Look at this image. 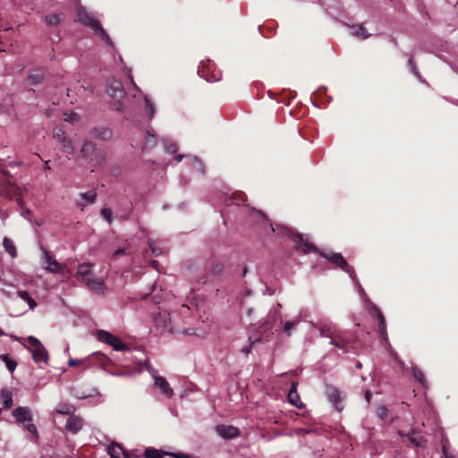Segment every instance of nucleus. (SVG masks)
I'll return each mask as SVG.
<instances>
[{"mask_svg":"<svg viewBox=\"0 0 458 458\" xmlns=\"http://www.w3.org/2000/svg\"><path fill=\"white\" fill-rule=\"evenodd\" d=\"M81 155L88 159L93 165H102L106 160L103 150L97 148V144L91 140H85L81 148Z\"/></svg>","mask_w":458,"mask_h":458,"instance_id":"4","label":"nucleus"},{"mask_svg":"<svg viewBox=\"0 0 458 458\" xmlns=\"http://www.w3.org/2000/svg\"><path fill=\"white\" fill-rule=\"evenodd\" d=\"M148 243L153 255L159 256L162 254V250L160 248L155 247L152 240H148Z\"/></svg>","mask_w":458,"mask_h":458,"instance_id":"51","label":"nucleus"},{"mask_svg":"<svg viewBox=\"0 0 458 458\" xmlns=\"http://www.w3.org/2000/svg\"><path fill=\"white\" fill-rule=\"evenodd\" d=\"M216 433L225 440H231L238 437L240 429L232 425L219 424L215 427Z\"/></svg>","mask_w":458,"mask_h":458,"instance_id":"13","label":"nucleus"},{"mask_svg":"<svg viewBox=\"0 0 458 458\" xmlns=\"http://www.w3.org/2000/svg\"><path fill=\"white\" fill-rule=\"evenodd\" d=\"M154 386L158 388L160 393L165 397L170 398L174 395V390L165 377L155 376Z\"/></svg>","mask_w":458,"mask_h":458,"instance_id":"18","label":"nucleus"},{"mask_svg":"<svg viewBox=\"0 0 458 458\" xmlns=\"http://www.w3.org/2000/svg\"><path fill=\"white\" fill-rule=\"evenodd\" d=\"M100 395V393L97 388H92L91 391L88 394L85 393H79L78 391L75 392L74 396L78 399H86L93 396H98Z\"/></svg>","mask_w":458,"mask_h":458,"instance_id":"39","label":"nucleus"},{"mask_svg":"<svg viewBox=\"0 0 458 458\" xmlns=\"http://www.w3.org/2000/svg\"><path fill=\"white\" fill-rule=\"evenodd\" d=\"M442 452L445 458H455L454 454L447 451V447L445 446V445H442Z\"/></svg>","mask_w":458,"mask_h":458,"instance_id":"52","label":"nucleus"},{"mask_svg":"<svg viewBox=\"0 0 458 458\" xmlns=\"http://www.w3.org/2000/svg\"><path fill=\"white\" fill-rule=\"evenodd\" d=\"M325 394L327 401L334 406V408L342 411L344 410L343 400L344 396L342 393L334 386L327 385Z\"/></svg>","mask_w":458,"mask_h":458,"instance_id":"10","label":"nucleus"},{"mask_svg":"<svg viewBox=\"0 0 458 458\" xmlns=\"http://www.w3.org/2000/svg\"><path fill=\"white\" fill-rule=\"evenodd\" d=\"M0 400L6 409L11 408L13 405V394L6 388H2L0 390Z\"/></svg>","mask_w":458,"mask_h":458,"instance_id":"26","label":"nucleus"},{"mask_svg":"<svg viewBox=\"0 0 458 458\" xmlns=\"http://www.w3.org/2000/svg\"><path fill=\"white\" fill-rule=\"evenodd\" d=\"M77 17L81 24L94 30L96 36L103 40L108 47H114L111 38L100 22L94 17L93 13H89L84 6L80 4L77 6Z\"/></svg>","mask_w":458,"mask_h":458,"instance_id":"1","label":"nucleus"},{"mask_svg":"<svg viewBox=\"0 0 458 458\" xmlns=\"http://www.w3.org/2000/svg\"><path fill=\"white\" fill-rule=\"evenodd\" d=\"M106 92L114 99V108L117 111L124 112L125 107L122 100L125 98L126 93L123 83L120 81L111 79L107 84Z\"/></svg>","mask_w":458,"mask_h":458,"instance_id":"5","label":"nucleus"},{"mask_svg":"<svg viewBox=\"0 0 458 458\" xmlns=\"http://www.w3.org/2000/svg\"><path fill=\"white\" fill-rule=\"evenodd\" d=\"M271 231L282 237L293 238L295 246L301 248L304 253L316 251L317 249L314 244L305 238L302 234H293L291 230L283 225H276L274 226L272 224L269 225Z\"/></svg>","mask_w":458,"mask_h":458,"instance_id":"2","label":"nucleus"},{"mask_svg":"<svg viewBox=\"0 0 458 458\" xmlns=\"http://www.w3.org/2000/svg\"><path fill=\"white\" fill-rule=\"evenodd\" d=\"M125 253V250L124 249H118L114 251V256H118V255H121V254H124Z\"/></svg>","mask_w":458,"mask_h":458,"instance_id":"61","label":"nucleus"},{"mask_svg":"<svg viewBox=\"0 0 458 458\" xmlns=\"http://www.w3.org/2000/svg\"><path fill=\"white\" fill-rule=\"evenodd\" d=\"M157 141L156 136L152 134L150 131H147L145 136V143L142 147L143 150L155 147L157 145Z\"/></svg>","mask_w":458,"mask_h":458,"instance_id":"33","label":"nucleus"},{"mask_svg":"<svg viewBox=\"0 0 458 458\" xmlns=\"http://www.w3.org/2000/svg\"><path fill=\"white\" fill-rule=\"evenodd\" d=\"M90 134L98 140L106 141L112 139L113 131L107 126H95L90 129Z\"/></svg>","mask_w":458,"mask_h":458,"instance_id":"16","label":"nucleus"},{"mask_svg":"<svg viewBox=\"0 0 458 458\" xmlns=\"http://www.w3.org/2000/svg\"><path fill=\"white\" fill-rule=\"evenodd\" d=\"M12 415L18 424L32 420L31 410L26 406H19L12 411Z\"/></svg>","mask_w":458,"mask_h":458,"instance_id":"15","label":"nucleus"},{"mask_svg":"<svg viewBox=\"0 0 458 458\" xmlns=\"http://www.w3.org/2000/svg\"><path fill=\"white\" fill-rule=\"evenodd\" d=\"M14 339L18 342H20L25 348L28 349V346L25 344V341H27V338H22V337H17L15 336Z\"/></svg>","mask_w":458,"mask_h":458,"instance_id":"58","label":"nucleus"},{"mask_svg":"<svg viewBox=\"0 0 458 458\" xmlns=\"http://www.w3.org/2000/svg\"><path fill=\"white\" fill-rule=\"evenodd\" d=\"M297 383L293 382L291 385V388L288 392V401L293 405H294L297 408H301L303 406V403H301L299 394L297 392Z\"/></svg>","mask_w":458,"mask_h":458,"instance_id":"22","label":"nucleus"},{"mask_svg":"<svg viewBox=\"0 0 458 458\" xmlns=\"http://www.w3.org/2000/svg\"><path fill=\"white\" fill-rule=\"evenodd\" d=\"M85 424L84 420L77 415H72L67 419L65 429L72 435L79 433Z\"/></svg>","mask_w":458,"mask_h":458,"instance_id":"14","label":"nucleus"},{"mask_svg":"<svg viewBox=\"0 0 458 458\" xmlns=\"http://www.w3.org/2000/svg\"><path fill=\"white\" fill-rule=\"evenodd\" d=\"M100 214L101 216H103V218L108 223V224H111L112 223V211L110 208H104L101 209L100 211Z\"/></svg>","mask_w":458,"mask_h":458,"instance_id":"46","label":"nucleus"},{"mask_svg":"<svg viewBox=\"0 0 458 458\" xmlns=\"http://www.w3.org/2000/svg\"><path fill=\"white\" fill-rule=\"evenodd\" d=\"M3 247L4 250L13 259L17 256L16 248L13 242L7 237L3 239Z\"/></svg>","mask_w":458,"mask_h":458,"instance_id":"32","label":"nucleus"},{"mask_svg":"<svg viewBox=\"0 0 458 458\" xmlns=\"http://www.w3.org/2000/svg\"><path fill=\"white\" fill-rule=\"evenodd\" d=\"M144 103H145L146 112H147L148 117L151 119L156 113L155 105L147 95L144 96Z\"/></svg>","mask_w":458,"mask_h":458,"instance_id":"37","label":"nucleus"},{"mask_svg":"<svg viewBox=\"0 0 458 458\" xmlns=\"http://www.w3.org/2000/svg\"><path fill=\"white\" fill-rule=\"evenodd\" d=\"M280 308L281 304L276 303L267 313L263 324L260 326L262 337L267 339L268 335H273L275 332L278 331V323H281Z\"/></svg>","mask_w":458,"mask_h":458,"instance_id":"3","label":"nucleus"},{"mask_svg":"<svg viewBox=\"0 0 458 458\" xmlns=\"http://www.w3.org/2000/svg\"><path fill=\"white\" fill-rule=\"evenodd\" d=\"M411 372L413 377L420 382V384L426 388L428 385L423 372L417 367H411Z\"/></svg>","mask_w":458,"mask_h":458,"instance_id":"34","label":"nucleus"},{"mask_svg":"<svg viewBox=\"0 0 458 458\" xmlns=\"http://www.w3.org/2000/svg\"><path fill=\"white\" fill-rule=\"evenodd\" d=\"M46 23L49 26H56L60 23V14H50L45 17Z\"/></svg>","mask_w":458,"mask_h":458,"instance_id":"41","label":"nucleus"},{"mask_svg":"<svg viewBox=\"0 0 458 458\" xmlns=\"http://www.w3.org/2000/svg\"><path fill=\"white\" fill-rule=\"evenodd\" d=\"M359 291L361 295H365L363 288L359 284Z\"/></svg>","mask_w":458,"mask_h":458,"instance_id":"64","label":"nucleus"},{"mask_svg":"<svg viewBox=\"0 0 458 458\" xmlns=\"http://www.w3.org/2000/svg\"><path fill=\"white\" fill-rule=\"evenodd\" d=\"M27 81L30 85H38L44 81V74L42 72L30 73Z\"/></svg>","mask_w":458,"mask_h":458,"instance_id":"36","label":"nucleus"},{"mask_svg":"<svg viewBox=\"0 0 458 458\" xmlns=\"http://www.w3.org/2000/svg\"><path fill=\"white\" fill-rule=\"evenodd\" d=\"M80 279L90 291L97 293H104L105 284L103 279L95 276L92 272L90 274H87V276H82Z\"/></svg>","mask_w":458,"mask_h":458,"instance_id":"11","label":"nucleus"},{"mask_svg":"<svg viewBox=\"0 0 458 458\" xmlns=\"http://www.w3.org/2000/svg\"><path fill=\"white\" fill-rule=\"evenodd\" d=\"M187 156H184L182 154H178L176 157H175V160L176 162H181L184 157L186 158Z\"/></svg>","mask_w":458,"mask_h":458,"instance_id":"60","label":"nucleus"},{"mask_svg":"<svg viewBox=\"0 0 458 458\" xmlns=\"http://www.w3.org/2000/svg\"><path fill=\"white\" fill-rule=\"evenodd\" d=\"M0 359L5 363V366L7 368V369L13 373L16 367H17V363L15 360H12L9 356V354H2L0 356Z\"/></svg>","mask_w":458,"mask_h":458,"instance_id":"35","label":"nucleus"},{"mask_svg":"<svg viewBox=\"0 0 458 458\" xmlns=\"http://www.w3.org/2000/svg\"><path fill=\"white\" fill-rule=\"evenodd\" d=\"M377 414L380 419L384 420L388 414V410L385 405L378 406L377 409Z\"/></svg>","mask_w":458,"mask_h":458,"instance_id":"49","label":"nucleus"},{"mask_svg":"<svg viewBox=\"0 0 458 458\" xmlns=\"http://www.w3.org/2000/svg\"><path fill=\"white\" fill-rule=\"evenodd\" d=\"M320 255L327 259L329 262L335 266L340 267L343 271L347 273L352 280H356V274L354 268L350 266L344 259L341 253L334 252H320Z\"/></svg>","mask_w":458,"mask_h":458,"instance_id":"7","label":"nucleus"},{"mask_svg":"<svg viewBox=\"0 0 458 458\" xmlns=\"http://www.w3.org/2000/svg\"><path fill=\"white\" fill-rule=\"evenodd\" d=\"M97 199V192L94 190L88 191L80 194L79 199L76 201V207L84 210V208L95 202Z\"/></svg>","mask_w":458,"mask_h":458,"instance_id":"17","label":"nucleus"},{"mask_svg":"<svg viewBox=\"0 0 458 458\" xmlns=\"http://www.w3.org/2000/svg\"><path fill=\"white\" fill-rule=\"evenodd\" d=\"M62 132H64V131H62V130H57L55 132V138H56L59 140L60 143H61V140H62Z\"/></svg>","mask_w":458,"mask_h":458,"instance_id":"57","label":"nucleus"},{"mask_svg":"<svg viewBox=\"0 0 458 458\" xmlns=\"http://www.w3.org/2000/svg\"><path fill=\"white\" fill-rule=\"evenodd\" d=\"M407 437L408 439L410 440V442L411 444H413L414 445L416 446H419V447H424L425 446V444H426V440L424 439V437L416 433L414 430H411L410 432L407 433Z\"/></svg>","mask_w":458,"mask_h":458,"instance_id":"25","label":"nucleus"},{"mask_svg":"<svg viewBox=\"0 0 458 458\" xmlns=\"http://www.w3.org/2000/svg\"><path fill=\"white\" fill-rule=\"evenodd\" d=\"M198 74L208 82L217 81L221 79V73L216 71L210 61L201 62L198 67Z\"/></svg>","mask_w":458,"mask_h":458,"instance_id":"8","label":"nucleus"},{"mask_svg":"<svg viewBox=\"0 0 458 458\" xmlns=\"http://www.w3.org/2000/svg\"><path fill=\"white\" fill-rule=\"evenodd\" d=\"M44 263L45 269L55 274L63 275L64 273L65 266L59 263L55 256L50 252L44 250Z\"/></svg>","mask_w":458,"mask_h":458,"instance_id":"12","label":"nucleus"},{"mask_svg":"<svg viewBox=\"0 0 458 458\" xmlns=\"http://www.w3.org/2000/svg\"><path fill=\"white\" fill-rule=\"evenodd\" d=\"M348 341L338 334L331 337L330 344L336 346L338 349L343 350L344 352H347Z\"/></svg>","mask_w":458,"mask_h":458,"instance_id":"27","label":"nucleus"},{"mask_svg":"<svg viewBox=\"0 0 458 458\" xmlns=\"http://www.w3.org/2000/svg\"><path fill=\"white\" fill-rule=\"evenodd\" d=\"M335 333H334L330 328L323 327L320 328V336L325 338H329L331 340L332 336H335Z\"/></svg>","mask_w":458,"mask_h":458,"instance_id":"47","label":"nucleus"},{"mask_svg":"<svg viewBox=\"0 0 458 458\" xmlns=\"http://www.w3.org/2000/svg\"><path fill=\"white\" fill-rule=\"evenodd\" d=\"M163 145H164L165 150L167 153L172 154V153H174L177 150L176 143L174 141L170 140L164 139L163 140Z\"/></svg>","mask_w":458,"mask_h":458,"instance_id":"40","label":"nucleus"},{"mask_svg":"<svg viewBox=\"0 0 458 458\" xmlns=\"http://www.w3.org/2000/svg\"><path fill=\"white\" fill-rule=\"evenodd\" d=\"M127 77L128 79L130 80L131 85L136 89L137 91H140V89L138 88V86L135 84L133 79H132V76H131V71L129 70V72L127 74Z\"/></svg>","mask_w":458,"mask_h":458,"instance_id":"53","label":"nucleus"},{"mask_svg":"<svg viewBox=\"0 0 458 458\" xmlns=\"http://www.w3.org/2000/svg\"><path fill=\"white\" fill-rule=\"evenodd\" d=\"M245 194L242 192H237L233 194L231 198V201L233 202L236 205H240L241 203H243L245 201Z\"/></svg>","mask_w":458,"mask_h":458,"instance_id":"45","label":"nucleus"},{"mask_svg":"<svg viewBox=\"0 0 458 458\" xmlns=\"http://www.w3.org/2000/svg\"><path fill=\"white\" fill-rule=\"evenodd\" d=\"M301 313H300L297 317L293 319L286 321L282 328V333L285 335L287 337H290L293 335V330L297 327L299 323L301 322Z\"/></svg>","mask_w":458,"mask_h":458,"instance_id":"21","label":"nucleus"},{"mask_svg":"<svg viewBox=\"0 0 458 458\" xmlns=\"http://www.w3.org/2000/svg\"><path fill=\"white\" fill-rule=\"evenodd\" d=\"M147 370L148 371V373L151 375V377H153V379L155 380V376H159L157 374V372L156 371L155 369H153L152 367H148L147 368Z\"/></svg>","mask_w":458,"mask_h":458,"instance_id":"54","label":"nucleus"},{"mask_svg":"<svg viewBox=\"0 0 458 458\" xmlns=\"http://www.w3.org/2000/svg\"><path fill=\"white\" fill-rule=\"evenodd\" d=\"M28 350L31 352L32 360L36 363H39V362L47 363L48 352L43 344L40 346L35 347V348H28Z\"/></svg>","mask_w":458,"mask_h":458,"instance_id":"19","label":"nucleus"},{"mask_svg":"<svg viewBox=\"0 0 458 458\" xmlns=\"http://www.w3.org/2000/svg\"><path fill=\"white\" fill-rule=\"evenodd\" d=\"M30 214V209H28V208L22 211V216H23L24 217H26V218L28 217V216H29Z\"/></svg>","mask_w":458,"mask_h":458,"instance_id":"62","label":"nucleus"},{"mask_svg":"<svg viewBox=\"0 0 458 458\" xmlns=\"http://www.w3.org/2000/svg\"><path fill=\"white\" fill-rule=\"evenodd\" d=\"M98 338L99 341L112 346L114 351L122 352L128 349L117 336L106 330H98Z\"/></svg>","mask_w":458,"mask_h":458,"instance_id":"9","label":"nucleus"},{"mask_svg":"<svg viewBox=\"0 0 458 458\" xmlns=\"http://www.w3.org/2000/svg\"><path fill=\"white\" fill-rule=\"evenodd\" d=\"M106 451H107V454L110 455L111 458H122L121 457L122 454H124L125 458L129 457V455L124 453V451H123V447L121 446V445H119L116 442H112L111 444H109L106 446Z\"/></svg>","mask_w":458,"mask_h":458,"instance_id":"23","label":"nucleus"},{"mask_svg":"<svg viewBox=\"0 0 458 458\" xmlns=\"http://www.w3.org/2000/svg\"><path fill=\"white\" fill-rule=\"evenodd\" d=\"M24 428L32 435L33 437H31L30 440L36 443L38 439V432L37 427L33 423L30 422L24 425Z\"/></svg>","mask_w":458,"mask_h":458,"instance_id":"38","label":"nucleus"},{"mask_svg":"<svg viewBox=\"0 0 458 458\" xmlns=\"http://www.w3.org/2000/svg\"><path fill=\"white\" fill-rule=\"evenodd\" d=\"M93 265L89 262H84L78 266L76 276L78 277L87 276V274H90L92 272Z\"/></svg>","mask_w":458,"mask_h":458,"instance_id":"31","label":"nucleus"},{"mask_svg":"<svg viewBox=\"0 0 458 458\" xmlns=\"http://www.w3.org/2000/svg\"><path fill=\"white\" fill-rule=\"evenodd\" d=\"M48 163H49L48 161H47V162L45 163V165H44V169H45V170H49V169H50V166H49Z\"/></svg>","mask_w":458,"mask_h":458,"instance_id":"63","label":"nucleus"},{"mask_svg":"<svg viewBox=\"0 0 458 458\" xmlns=\"http://www.w3.org/2000/svg\"><path fill=\"white\" fill-rule=\"evenodd\" d=\"M64 115H65L64 120L71 123H75L79 120V114L74 112H71L69 114H64Z\"/></svg>","mask_w":458,"mask_h":458,"instance_id":"48","label":"nucleus"},{"mask_svg":"<svg viewBox=\"0 0 458 458\" xmlns=\"http://www.w3.org/2000/svg\"><path fill=\"white\" fill-rule=\"evenodd\" d=\"M76 411V408L73 404L68 403H58L55 411L62 415H74V412Z\"/></svg>","mask_w":458,"mask_h":458,"instance_id":"24","label":"nucleus"},{"mask_svg":"<svg viewBox=\"0 0 458 458\" xmlns=\"http://www.w3.org/2000/svg\"><path fill=\"white\" fill-rule=\"evenodd\" d=\"M171 455L175 457V458H190V456L188 454H182V453L171 454Z\"/></svg>","mask_w":458,"mask_h":458,"instance_id":"56","label":"nucleus"},{"mask_svg":"<svg viewBox=\"0 0 458 458\" xmlns=\"http://www.w3.org/2000/svg\"><path fill=\"white\" fill-rule=\"evenodd\" d=\"M408 66H409L411 72L412 74H414L420 81H423L412 58H409Z\"/></svg>","mask_w":458,"mask_h":458,"instance_id":"44","label":"nucleus"},{"mask_svg":"<svg viewBox=\"0 0 458 458\" xmlns=\"http://www.w3.org/2000/svg\"><path fill=\"white\" fill-rule=\"evenodd\" d=\"M144 456L146 458H163V454L157 449L149 447L145 450Z\"/></svg>","mask_w":458,"mask_h":458,"instance_id":"43","label":"nucleus"},{"mask_svg":"<svg viewBox=\"0 0 458 458\" xmlns=\"http://www.w3.org/2000/svg\"><path fill=\"white\" fill-rule=\"evenodd\" d=\"M106 358L104 354L100 352H94L91 355H89L83 359H72L70 358L68 360V365L70 367H73L76 365H83L85 369H89L91 367H100L106 363Z\"/></svg>","mask_w":458,"mask_h":458,"instance_id":"6","label":"nucleus"},{"mask_svg":"<svg viewBox=\"0 0 458 458\" xmlns=\"http://www.w3.org/2000/svg\"><path fill=\"white\" fill-rule=\"evenodd\" d=\"M252 344H250L248 346L242 349V352L248 355L251 352Z\"/></svg>","mask_w":458,"mask_h":458,"instance_id":"55","label":"nucleus"},{"mask_svg":"<svg viewBox=\"0 0 458 458\" xmlns=\"http://www.w3.org/2000/svg\"><path fill=\"white\" fill-rule=\"evenodd\" d=\"M369 304L371 305V309L374 310V312L376 314V317H377V319L378 322L380 335H382L384 340L387 342L388 338H387V333H386V325L384 316L376 305H374L372 303H369Z\"/></svg>","mask_w":458,"mask_h":458,"instance_id":"20","label":"nucleus"},{"mask_svg":"<svg viewBox=\"0 0 458 458\" xmlns=\"http://www.w3.org/2000/svg\"><path fill=\"white\" fill-rule=\"evenodd\" d=\"M187 163L192 166L194 170L197 172H199L200 174H204V165L202 162L196 157L187 156L186 157Z\"/></svg>","mask_w":458,"mask_h":458,"instance_id":"30","label":"nucleus"},{"mask_svg":"<svg viewBox=\"0 0 458 458\" xmlns=\"http://www.w3.org/2000/svg\"><path fill=\"white\" fill-rule=\"evenodd\" d=\"M62 149L67 154L72 155L74 154L75 148L73 146V141L72 139L65 136L64 132H62Z\"/></svg>","mask_w":458,"mask_h":458,"instance_id":"29","label":"nucleus"},{"mask_svg":"<svg viewBox=\"0 0 458 458\" xmlns=\"http://www.w3.org/2000/svg\"><path fill=\"white\" fill-rule=\"evenodd\" d=\"M27 341L30 344V348H35L42 345L41 342L35 336L30 335L27 337Z\"/></svg>","mask_w":458,"mask_h":458,"instance_id":"50","label":"nucleus"},{"mask_svg":"<svg viewBox=\"0 0 458 458\" xmlns=\"http://www.w3.org/2000/svg\"><path fill=\"white\" fill-rule=\"evenodd\" d=\"M365 399H366L367 403L370 402L371 393H370L369 390H366V392H365Z\"/></svg>","mask_w":458,"mask_h":458,"instance_id":"59","label":"nucleus"},{"mask_svg":"<svg viewBox=\"0 0 458 458\" xmlns=\"http://www.w3.org/2000/svg\"><path fill=\"white\" fill-rule=\"evenodd\" d=\"M17 296L27 302L29 309L33 310L37 307L36 301L29 294L27 291L19 290L16 293Z\"/></svg>","mask_w":458,"mask_h":458,"instance_id":"28","label":"nucleus"},{"mask_svg":"<svg viewBox=\"0 0 458 458\" xmlns=\"http://www.w3.org/2000/svg\"><path fill=\"white\" fill-rule=\"evenodd\" d=\"M352 34L356 35L357 37L362 39H365L369 37V34L367 33L366 29L361 25L353 27Z\"/></svg>","mask_w":458,"mask_h":458,"instance_id":"42","label":"nucleus"}]
</instances>
